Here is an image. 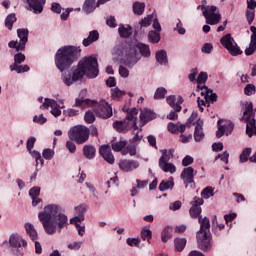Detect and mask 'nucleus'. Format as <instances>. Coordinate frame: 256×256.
Returning <instances> with one entry per match:
<instances>
[{"label": "nucleus", "mask_w": 256, "mask_h": 256, "mask_svg": "<svg viewBox=\"0 0 256 256\" xmlns=\"http://www.w3.org/2000/svg\"><path fill=\"white\" fill-rule=\"evenodd\" d=\"M174 245L177 251H183L185 249V245H187V239L176 238L174 240Z\"/></svg>", "instance_id": "nucleus-41"}, {"label": "nucleus", "mask_w": 256, "mask_h": 256, "mask_svg": "<svg viewBox=\"0 0 256 256\" xmlns=\"http://www.w3.org/2000/svg\"><path fill=\"white\" fill-rule=\"evenodd\" d=\"M213 188L211 187H206L202 192H201V197L203 199H209V197H213Z\"/></svg>", "instance_id": "nucleus-54"}, {"label": "nucleus", "mask_w": 256, "mask_h": 256, "mask_svg": "<svg viewBox=\"0 0 256 256\" xmlns=\"http://www.w3.org/2000/svg\"><path fill=\"white\" fill-rule=\"evenodd\" d=\"M119 75L123 77V79H127L129 77V69L124 67L123 65L119 66Z\"/></svg>", "instance_id": "nucleus-64"}, {"label": "nucleus", "mask_w": 256, "mask_h": 256, "mask_svg": "<svg viewBox=\"0 0 256 256\" xmlns=\"http://www.w3.org/2000/svg\"><path fill=\"white\" fill-rule=\"evenodd\" d=\"M207 79H208V75H207V72H200L198 74V77L196 79V82L197 83H207Z\"/></svg>", "instance_id": "nucleus-63"}, {"label": "nucleus", "mask_w": 256, "mask_h": 256, "mask_svg": "<svg viewBox=\"0 0 256 256\" xmlns=\"http://www.w3.org/2000/svg\"><path fill=\"white\" fill-rule=\"evenodd\" d=\"M197 175V171H195V169H193V167L189 166L183 169L180 177L187 189V187H193L194 183H195V176Z\"/></svg>", "instance_id": "nucleus-17"}, {"label": "nucleus", "mask_w": 256, "mask_h": 256, "mask_svg": "<svg viewBox=\"0 0 256 256\" xmlns=\"http://www.w3.org/2000/svg\"><path fill=\"white\" fill-rule=\"evenodd\" d=\"M124 95H126V92L119 89V87L111 89V97L116 101H119V99H121V97H123Z\"/></svg>", "instance_id": "nucleus-38"}, {"label": "nucleus", "mask_w": 256, "mask_h": 256, "mask_svg": "<svg viewBox=\"0 0 256 256\" xmlns=\"http://www.w3.org/2000/svg\"><path fill=\"white\" fill-rule=\"evenodd\" d=\"M165 95H167V89L159 87L154 93V99H165Z\"/></svg>", "instance_id": "nucleus-46"}, {"label": "nucleus", "mask_w": 256, "mask_h": 256, "mask_svg": "<svg viewBox=\"0 0 256 256\" xmlns=\"http://www.w3.org/2000/svg\"><path fill=\"white\" fill-rule=\"evenodd\" d=\"M33 122L38 123L39 125H43V124L47 123V119L45 118V116H43V114L35 115L33 117Z\"/></svg>", "instance_id": "nucleus-59"}, {"label": "nucleus", "mask_w": 256, "mask_h": 256, "mask_svg": "<svg viewBox=\"0 0 256 256\" xmlns=\"http://www.w3.org/2000/svg\"><path fill=\"white\" fill-rule=\"evenodd\" d=\"M205 133H203V121L197 120L195 131H194V141L199 143L202 139H204Z\"/></svg>", "instance_id": "nucleus-24"}, {"label": "nucleus", "mask_w": 256, "mask_h": 256, "mask_svg": "<svg viewBox=\"0 0 256 256\" xmlns=\"http://www.w3.org/2000/svg\"><path fill=\"white\" fill-rule=\"evenodd\" d=\"M130 155L131 157H135L137 155V144L130 142V144L126 145V148L122 150V155Z\"/></svg>", "instance_id": "nucleus-31"}, {"label": "nucleus", "mask_w": 256, "mask_h": 256, "mask_svg": "<svg viewBox=\"0 0 256 256\" xmlns=\"http://www.w3.org/2000/svg\"><path fill=\"white\" fill-rule=\"evenodd\" d=\"M171 239V234L169 233V227H165L161 233V241L167 243Z\"/></svg>", "instance_id": "nucleus-50"}, {"label": "nucleus", "mask_w": 256, "mask_h": 256, "mask_svg": "<svg viewBox=\"0 0 256 256\" xmlns=\"http://www.w3.org/2000/svg\"><path fill=\"white\" fill-rule=\"evenodd\" d=\"M54 155H55V151H53V149H51V148H46L42 152V156L47 161H51V159H53Z\"/></svg>", "instance_id": "nucleus-48"}, {"label": "nucleus", "mask_w": 256, "mask_h": 256, "mask_svg": "<svg viewBox=\"0 0 256 256\" xmlns=\"http://www.w3.org/2000/svg\"><path fill=\"white\" fill-rule=\"evenodd\" d=\"M222 120H218V130L216 132V137L221 138L223 135H231L233 132V123H228L221 125Z\"/></svg>", "instance_id": "nucleus-22"}, {"label": "nucleus", "mask_w": 256, "mask_h": 256, "mask_svg": "<svg viewBox=\"0 0 256 256\" xmlns=\"http://www.w3.org/2000/svg\"><path fill=\"white\" fill-rule=\"evenodd\" d=\"M95 7V0H85L82 11H84L86 15H89V13H93L95 11Z\"/></svg>", "instance_id": "nucleus-33"}, {"label": "nucleus", "mask_w": 256, "mask_h": 256, "mask_svg": "<svg viewBox=\"0 0 256 256\" xmlns=\"http://www.w3.org/2000/svg\"><path fill=\"white\" fill-rule=\"evenodd\" d=\"M137 49L142 57H151V48L144 43H137V45L124 44L121 49L122 61L126 67L130 69L135 67L141 60V57L137 56Z\"/></svg>", "instance_id": "nucleus-3"}, {"label": "nucleus", "mask_w": 256, "mask_h": 256, "mask_svg": "<svg viewBox=\"0 0 256 256\" xmlns=\"http://www.w3.org/2000/svg\"><path fill=\"white\" fill-rule=\"evenodd\" d=\"M51 108L50 113L53 117H61V109H65V105L59 106V103L55 99L45 98L40 106V109H49Z\"/></svg>", "instance_id": "nucleus-15"}, {"label": "nucleus", "mask_w": 256, "mask_h": 256, "mask_svg": "<svg viewBox=\"0 0 256 256\" xmlns=\"http://www.w3.org/2000/svg\"><path fill=\"white\" fill-rule=\"evenodd\" d=\"M80 51L75 46H65L60 48L55 56V65L61 73L69 69L79 57Z\"/></svg>", "instance_id": "nucleus-4"}, {"label": "nucleus", "mask_w": 256, "mask_h": 256, "mask_svg": "<svg viewBox=\"0 0 256 256\" xmlns=\"http://www.w3.org/2000/svg\"><path fill=\"white\" fill-rule=\"evenodd\" d=\"M17 21V17L15 16V13L9 14L5 19V27L11 31L13 29V23Z\"/></svg>", "instance_id": "nucleus-40"}, {"label": "nucleus", "mask_w": 256, "mask_h": 256, "mask_svg": "<svg viewBox=\"0 0 256 256\" xmlns=\"http://www.w3.org/2000/svg\"><path fill=\"white\" fill-rule=\"evenodd\" d=\"M157 117V114L150 109L144 108L140 112V125L141 127L147 125L149 121H153Z\"/></svg>", "instance_id": "nucleus-20"}, {"label": "nucleus", "mask_w": 256, "mask_h": 256, "mask_svg": "<svg viewBox=\"0 0 256 256\" xmlns=\"http://www.w3.org/2000/svg\"><path fill=\"white\" fill-rule=\"evenodd\" d=\"M140 163L137 160H128L124 159L119 162V169L124 173H131L136 171L138 167H140Z\"/></svg>", "instance_id": "nucleus-18"}, {"label": "nucleus", "mask_w": 256, "mask_h": 256, "mask_svg": "<svg viewBox=\"0 0 256 256\" xmlns=\"http://www.w3.org/2000/svg\"><path fill=\"white\" fill-rule=\"evenodd\" d=\"M10 247H14L16 249L17 256H23V249H27V240L22 238L19 234H11L9 237Z\"/></svg>", "instance_id": "nucleus-14"}, {"label": "nucleus", "mask_w": 256, "mask_h": 256, "mask_svg": "<svg viewBox=\"0 0 256 256\" xmlns=\"http://www.w3.org/2000/svg\"><path fill=\"white\" fill-rule=\"evenodd\" d=\"M84 119L86 123H94L95 122V114L93 111L89 110L85 113Z\"/></svg>", "instance_id": "nucleus-57"}, {"label": "nucleus", "mask_w": 256, "mask_h": 256, "mask_svg": "<svg viewBox=\"0 0 256 256\" xmlns=\"http://www.w3.org/2000/svg\"><path fill=\"white\" fill-rule=\"evenodd\" d=\"M166 101L168 103V105H170V107H173L174 111H176V113H179L181 111V104L176 103V98L174 95L168 96L166 98Z\"/></svg>", "instance_id": "nucleus-35"}, {"label": "nucleus", "mask_w": 256, "mask_h": 256, "mask_svg": "<svg viewBox=\"0 0 256 256\" xmlns=\"http://www.w3.org/2000/svg\"><path fill=\"white\" fill-rule=\"evenodd\" d=\"M162 156L159 159L158 165L159 168L164 171V173H170V175H173L177 171V167H175V164L169 162L171 159H173V153H175V150L173 149H164L161 150Z\"/></svg>", "instance_id": "nucleus-10"}, {"label": "nucleus", "mask_w": 256, "mask_h": 256, "mask_svg": "<svg viewBox=\"0 0 256 256\" xmlns=\"http://www.w3.org/2000/svg\"><path fill=\"white\" fill-rule=\"evenodd\" d=\"M19 42L10 41L8 47L10 49H16V51H25V45H27V41H29V30L25 28H20L17 30Z\"/></svg>", "instance_id": "nucleus-11"}, {"label": "nucleus", "mask_w": 256, "mask_h": 256, "mask_svg": "<svg viewBox=\"0 0 256 256\" xmlns=\"http://www.w3.org/2000/svg\"><path fill=\"white\" fill-rule=\"evenodd\" d=\"M174 31H177L179 35H185L187 31L183 27V22H181L180 19L177 20L176 27L174 28Z\"/></svg>", "instance_id": "nucleus-53"}, {"label": "nucleus", "mask_w": 256, "mask_h": 256, "mask_svg": "<svg viewBox=\"0 0 256 256\" xmlns=\"http://www.w3.org/2000/svg\"><path fill=\"white\" fill-rule=\"evenodd\" d=\"M185 129H186L185 124H181V123L175 124L173 122L168 123V131L170 133H185Z\"/></svg>", "instance_id": "nucleus-30"}, {"label": "nucleus", "mask_w": 256, "mask_h": 256, "mask_svg": "<svg viewBox=\"0 0 256 256\" xmlns=\"http://www.w3.org/2000/svg\"><path fill=\"white\" fill-rule=\"evenodd\" d=\"M139 115V110L137 108H131L127 111L126 119L124 121H116L113 123L114 129L118 133H126L129 129L134 131H139L137 127V116Z\"/></svg>", "instance_id": "nucleus-5"}, {"label": "nucleus", "mask_w": 256, "mask_h": 256, "mask_svg": "<svg viewBox=\"0 0 256 256\" xmlns=\"http://www.w3.org/2000/svg\"><path fill=\"white\" fill-rule=\"evenodd\" d=\"M25 62V54L19 52L17 54L14 55V63L10 66H17V65H21V63Z\"/></svg>", "instance_id": "nucleus-45"}, {"label": "nucleus", "mask_w": 256, "mask_h": 256, "mask_svg": "<svg viewBox=\"0 0 256 256\" xmlns=\"http://www.w3.org/2000/svg\"><path fill=\"white\" fill-rule=\"evenodd\" d=\"M99 153L101 157H103V159L106 160V162L110 165L115 163V156H113V153L111 152V146L102 145L99 149Z\"/></svg>", "instance_id": "nucleus-19"}, {"label": "nucleus", "mask_w": 256, "mask_h": 256, "mask_svg": "<svg viewBox=\"0 0 256 256\" xmlns=\"http://www.w3.org/2000/svg\"><path fill=\"white\" fill-rule=\"evenodd\" d=\"M95 41H99V32L97 30L90 31L87 38L83 40L84 47H89L92 43H95Z\"/></svg>", "instance_id": "nucleus-28"}, {"label": "nucleus", "mask_w": 256, "mask_h": 256, "mask_svg": "<svg viewBox=\"0 0 256 256\" xmlns=\"http://www.w3.org/2000/svg\"><path fill=\"white\" fill-rule=\"evenodd\" d=\"M156 60L159 65H167V52L160 50L156 53Z\"/></svg>", "instance_id": "nucleus-37"}, {"label": "nucleus", "mask_w": 256, "mask_h": 256, "mask_svg": "<svg viewBox=\"0 0 256 256\" xmlns=\"http://www.w3.org/2000/svg\"><path fill=\"white\" fill-rule=\"evenodd\" d=\"M94 113L100 119H109L113 117V108L105 100H100L94 105Z\"/></svg>", "instance_id": "nucleus-13"}, {"label": "nucleus", "mask_w": 256, "mask_h": 256, "mask_svg": "<svg viewBox=\"0 0 256 256\" xmlns=\"http://www.w3.org/2000/svg\"><path fill=\"white\" fill-rule=\"evenodd\" d=\"M251 155V148H245L240 154V163H247Z\"/></svg>", "instance_id": "nucleus-47"}, {"label": "nucleus", "mask_w": 256, "mask_h": 256, "mask_svg": "<svg viewBox=\"0 0 256 256\" xmlns=\"http://www.w3.org/2000/svg\"><path fill=\"white\" fill-rule=\"evenodd\" d=\"M175 187V179L173 176L169 177L167 180H163L159 185V191H169Z\"/></svg>", "instance_id": "nucleus-29"}, {"label": "nucleus", "mask_w": 256, "mask_h": 256, "mask_svg": "<svg viewBox=\"0 0 256 256\" xmlns=\"http://www.w3.org/2000/svg\"><path fill=\"white\" fill-rule=\"evenodd\" d=\"M84 75H86V72L84 71L83 67H81V64L78 63V67L73 71L72 76L71 74H63L62 81L65 83V85L71 87L72 83L79 81V79H83Z\"/></svg>", "instance_id": "nucleus-16"}, {"label": "nucleus", "mask_w": 256, "mask_h": 256, "mask_svg": "<svg viewBox=\"0 0 256 256\" xmlns=\"http://www.w3.org/2000/svg\"><path fill=\"white\" fill-rule=\"evenodd\" d=\"M24 227L26 234L30 237L32 241H37V239H39V234L37 233V230L32 223L27 222L25 223Z\"/></svg>", "instance_id": "nucleus-26"}, {"label": "nucleus", "mask_w": 256, "mask_h": 256, "mask_svg": "<svg viewBox=\"0 0 256 256\" xmlns=\"http://www.w3.org/2000/svg\"><path fill=\"white\" fill-rule=\"evenodd\" d=\"M82 221H85V215H77L70 219L71 225H80L79 223H82Z\"/></svg>", "instance_id": "nucleus-52"}, {"label": "nucleus", "mask_w": 256, "mask_h": 256, "mask_svg": "<svg viewBox=\"0 0 256 256\" xmlns=\"http://www.w3.org/2000/svg\"><path fill=\"white\" fill-rule=\"evenodd\" d=\"M197 9L198 11H202L207 25H217L221 21V14L219 10H217V6H207V0H203L202 4L199 5Z\"/></svg>", "instance_id": "nucleus-7"}, {"label": "nucleus", "mask_w": 256, "mask_h": 256, "mask_svg": "<svg viewBox=\"0 0 256 256\" xmlns=\"http://www.w3.org/2000/svg\"><path fill=\"white\" fill-rule=\"evenodd\" d=\"M118 33L120 37H122L123 39H127L131 37V35H133V27L120 24L118 27Z\"/></svg>", "instance_id": "nucleus-27"}, {"label": "nucleus", "mask_w": 256, "mask_h": 256, "mask_svg": "<svg viewBox=\"0 0 256 256\" xmlns=\"http://www.w3.org/2000/svg\"><path fill=\"white\" fill-rule=\"evenodd\" d=\"M74 209H75L76 215H85V213H87V205L85 204L76 206Z\"/></svg>", "instance_id": "nucleus-58"}, {"label": "nucleus", "mask_w": 256, "mask_h": 256, "mask_svg": "<svg viewBox=\"0 0 256 256\" xmlns=\"http://www.w3.org/2000/svg\"><path fill=\"white\" fill-rule=\"evenodd\" d=\"M148 41L149 43H152V44H157L159 43V41H161V32H156V31H150L148 33Z\"/></svg>", "instance_id": "nucleus-34"}, {"label": "nucleus", "mask_w": 256, "mask_h": 256, "mask_svg": "<svg viewBox=\"0 0 256 256\" xmlns=\"http://www.w3.org/2000/svg\"><path fill=\"white\" fill-rule=\"evenodd\" d=\"M140 235L143 241H148V243H151V239L153 237V233L151 232V229H142L140 232Z\"/></svg>", "instance_id": "nucleus-44"}, {"label": "nucleus", "mask_w": 256, "mask_h": 256, "mask_svg": "<svg viewBox=\"0 0 256 256\" xmlns=\"http://www.w3.org/2000/svg\"><path fill=\"white\" fill-rule=\"evenodd\" d=\"M30 155L36 161V169L39 167V161H40V167H43L44 160L41 157V153H39V152H37L35 150H31Z\"/></svg>", "instance_id": "nucleus-42"}, {"label": "nucleus", "mask_w": 256, "mask_h": 256, "mask_svg": "<svg viewBox=\"0 0 256 256\" xmlns=\"http://www.w3.org/2000/svg\"><path fill=\"white\" fill-rule=\"evenodd\" d=\"M133 13H134V15H143V13H145V3L134 2L133 3Z\"/></svg>", "instance_id": "nucleus-36"}, {"label": "nucleus", "mask_w": 256, "mask_h": 256, "mask_svg": "<svg viewBox=\"0 0 256 256\" xmlns=\"http://www.w3.org/2000/svg\"><path fill=\"white\" fill-rule=\"evenodd\" d=\"M36 141H37V138H35L33 136L28 138V140L26 142V149H27V151H29V153H31V151L33 150V147H35Z\"/></svg>", "instance_id": "nucleus-55"}, {"label": "nucleus", "mask_w": 256, "mask_h": 256, "mask_svg": "<svg viewBox=\"0 0 256 256\" xmlns=\"http://www.w3.org/2000/svg\"><path fill=\"white\" fill-rule=\"evenodd\" d=\"M246 19L248 21V25H251V23L255 21V10L246 9Z\"/></svg>", "instance_id": "nucleus-56"}, {"label": "nucleus", "mask_w": 256, "mask_h": 256, "mask_svg": "<svg viewBox=\"0 0 256 256\" xmlns=\"http://www.w3.org/2000/svg\"><path fill=\"white\" fill-rule=\"evenodd\" d=\"M220 43L223 47H225V49H227V51H229L232 57H237L238 55H241L243 53L241 48H239L237 43H235L233 37H231V34H226L225 36H223L220 40Z\"/></svg>", "instance_id": "nucleus-12"}, {"label": "nucleus", "mask_w": 256, "mask_h": 256, "mask_svg": "<svg viewBox=\"0 0 256 256\" xmlns=\"http://www.w3.org/2000/svg\"><path fill=\"white\" fill-rule=\"evenodd\" d=\"M244 93H245L248 97H251V95H255V93H256V87L254 86V84H248V85H246V87L244 88Z\"/></svg>", "instance_id": "nucleus-51"}, {"label": "nucleus", "mask_w": 256, "mask_h": 256, "mask_svg": "<svg viewBox=\"0 0 256 256\" xmlns=\"http://www.w3.org/2000/svg\"><path fill=\"white\" fill-rule=\"evenodd\" d=\"M243 121L246 122V135L253 137L256 135L255 112L253 111V102H245L242 104Z\"/></svg>", "instance_id": "nucleus-6"}, {"label": "nucleus", "mask_w": 256, "mask_h": 256, "mask_svg": "<svg viewBox=\"0 0 256 256\" xmlns=\"http://www.w3.org/2000/svg\"><path fill=\"white\" fill-rule=\"evenodd\" d=\"M126 243L129 245V247L139 248V245H141V238H127Z\"/></svg>", "instance_id": "nucleus-49"}, {"label": "nucleus", "mask_w": 256, "mask_h": 256, "mask_svg": "<svg viewBox=\"0 0 256 256\" xmlns=\"http://www.w3.org/2000/svg\"><path fill=\"white\" fill-rule=\"evenodd\" d=\"M38 219L42 223L45 233L47 235H55L57 229L67 227L69 225V218L64 213H59V205L50 204L44 207L39 212Z\"/></svg>", "instance_id": "nucleus-1"}, {"label": "nucleus", "mask_w": 256, "mask_h": 256, "mask_svg": "<svg viewBox=\"0 0 256 256\" xmlns=\"http://www.w3.org/2000/svg\"><path fill=\"white\" fill-rule=\"evenodd\" d=\"M189 214L193 219L199 217L200 231L197 232L198 246L202 251L211 249V221L209 218H201V206H191Z\"/></svg>", "instance_id": "nucleus-2"}, {"label": "nucleus", "mask_w": 256, "mask_h": 256, "mask_svg": "<svg viewBox=\"0 0 256 256\" xmlns=\"http://www.w3.org/2000/svg\"><path fill=\"white\" fill-rule=\"evenodd\" d=\"M70 141H74L77 145H83L89 140V128L83 125H77L68 131Z\"/></svg>", "instance_id": "nucleus-9"}, {"label": "nucleus", "mask_w": 256, "mask_h": 256, "mask_svg": "<svg viewBox=\"0 0 256 256\" xmlns=\"http://www.w3.org/2000/svg\"><path fill=\"white\" fill-rule=\"evenodd\" d=\"M40 193H41V188L37 186L30 189L29 196L32 199L33 207H37L39 205V202L41 201V199L39 198Z\"/></svg>", "instance_id": "nucleus-25"}, {"label": "nucleus", "mask_w": 256, "mask_h": 256, "mask_svg": "<svg viewBox=\"0 0 256 256\" xmlns=\"http://www.w3.org/2000/svg\"><path fill=\"white\" fill-rule=\"evenodd\" d=\"M80 67L84 69L86 77L95 79L99 75V63L93 56L84 57L79 61Z\"/></svg>", "instance_id": "nucleus-8"}, {"label": "nucleus", "mask_w": 256, "mask_h": 256, "mask_svg": "<svg viewBox=\"0 0 256 256\" xmlns=\"http://www.w3.org/2000/svg\"><path fill=\"white\" fill-rule=\"evenodd\" d=\"M126 147H127V141L125 140H119L118 142L112 143V149L113 151H116V152L121 151V153H123V149H125Z\"/></svg>", "instance_id": "nucleus-39"}, {"label": "nucleus", "mask_w": 256, "mask_h": 256, "mask_svg": "<svg viewBox=\"0 0 256 256\" xmlns=\"http://www.w3.org/2000/svg\"><path fill=\"white\" fill-rule=\"evenodd\" d=\"M97 150L91 145H85L83 147V155L86 159H95V153Z\"/></svg>", "instance_id": "nucleus-32"}, {"label": "nucleus", "mask_w": 256, "mask_h": 256, "mask_svg": "<svg viewBox=\"0 0 256 256\" xmlns=\"http://www.w3.org/2000/svg\"><path fill=\"white\" fill-rule=\"evenodd\" d=\"M250 31L252 33L250 36V43L249 46L245 49V55H247V57L253 55V53L256 51V27L251 26Z\"/></svg>", "instance_id": "nucleus-21"}, {"label": "nucleus", "mask_w": 256, "mask_h": 256, "mask_svg": "<svg viewBox=\"0 0 256 256\" xmlns=\"http://www.w3.org/2000/svg\"><path fill=\"white\" fill-rule=\"evenodd\" d=\"M46 0H26V3L29 5L30 9L33 10V13L39 15L43 13V7Z\"/></svg>", "instance_id": "nucleus-23"}, {"label": "nucleus", "mask_w": 256, "mask_h": 256, "mask_svg": "<svg viewBox=\"0 0 256 256\" xmlns=\"http://www.w3.org/2000/svg\"><path fill=\"white\" fill-rule=\"evenodd\" d=\"M66 148L68 149L69 153H75L77 151V145L73 140H69L66 142Z\"/></svg>", "instance_id": "nucleus-62"}, {"label": "nucleus", "mask_w": 256, "mask_h": 256, "mask_svg": "<svg viewBox=\"0 0 256 256\" xmlns=\"http://www.w3.org/2000/svg\"><path fill=\"white\" fill-rule=\"evenodd\" d=\"M153 17L152 16H147L144 19L140 21V29H143V27H149L151 25Z\"/></svg>", "instance_id": "nucleus-61"}, {"label": "nucleus", "mask_w": 256, "mask_h": 256, "mask_svg": "<svg viewBox=\"0 0 256 256\" xmlns=\"http://www.w3.org/2000/svg\"><path fill=\"white\" fill-rule=\"evenodd\" d=\"M29 65L25 64V65H20L17 64L16 66H10V71H16V73H27V71H29Z\"/></svg>", "instance_id": "nucleus-43"}, {"label": "nucleus", "mask_w": 256, "mask_h": 256, "mask_svg": "<svg viewBox=\"0 0 256 256\" xmlns=\"http://www.w3.org/2000/svg\"><path fill=\"white\" fill-rule=\"evenodd\" d=\"M63 114L66 117H75V116L79 115V110L68 108V109L63 111Z\"/></svg>", "instance_id": "nucleus-60"}]
</instances>
